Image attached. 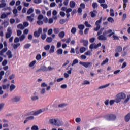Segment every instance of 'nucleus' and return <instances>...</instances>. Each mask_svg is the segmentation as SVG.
Returning <instances> with one entry per match:
<instances>
[{
  "label": "nucleus",
  "mask_w": 130,
  "mask_h": 130,
  "mask_svg": "<svg viewBox=\"0 0 130 130\" xmlns=\"http://www.w3.org/2000/svg\"><path fill=\"white\" fill-rule=\"evenodd\" d=\"M116 103H119L121 100H125L126 99V94L124 92H120L116 95Z\"/></svg>",
  "instance_id": "f257e3e1"
},
{
  "label": "nucleus",
  "mask_w": 130,
  "mask_h": 130,
  "mask_svg": "<svg viewBox=\"0 0 130 130\" xmlns=\"http://www.w3.org/2000/svg\"><path fill=\"white\" fill-rule=\"evenodd\" d=\"M102 21V17H101L100 20L96 21V22H95V25L96 26L95 28H94V31H99V30L101 28V22Z\"/></svg>",
  "instance_id": "f03ea898"
},
{
  "label": "nucleus",
  "mask_w": 130,
  "mask_h": 130,
  "mask_svg": "<svg viewBox=\"0 0 130 130\" xmlns=\"http://www.w3.org/2000/svg\"><path fill=\"white\" fill-rule=\"evenodd\" d=\"M106 119L109 121H113L116 119V116L113 114L107 115L106 116Z\"/></svg>",
  "instance_id": "7ed1b4c3"
},
{
  "label": "nucleus",
  "mask_w": 130,
  "mask_h": 130,
  "mask_svg": "<svg viewBox=\"0 0 130 130\" xmlns=\"http://www.w3.org/2000/svg\"><path fill=\"white\" fill-rule=\"evenodd\" d=\"M79 64L81 66H83L84 68H89V67H91L92 63L91 62H79Z\"/></svg>",
  "instance_id": "20e7f679"
},
{
  "label": "nucleus",
  "mask_w": 130,
  "mask_h": 130,
  "mask_svg": "<svg viewBox=\"0 0 130 130\" xmlns=\"http://www.w3.org/2000/svg\"><path fill=\"white\" fill-rule=\"evenodd\" d=\"M98 39L102 41H105V40H107V38L106 37V35L104 32L102 35L98 36Z\"/></svg>",
  "instance_id": "39448f33"
},
{
  "label": "nucleus",
  "mask_w": 130,
  "mask_h": 130,
  "mask_svg": "<svg viewBox=\"0 0 130 130\" xmlns=\"http://www.w3.org/2000/svg\"><path fill=\"white\" fill-rule=\"evenodd\" d=\"M100 46H101V43H99L96 45L95 44V43H94V44H90L89 46V48L90 49H93V48L94 49H97V48H98V47H100Z\"/></svg>",
  "instance_id": "423d86ee"
},
{
  "label": "nucleus",
  "mask_w": 130,
  "mask_h": 130,
  "mask_svg": "<svg viewBox=\"0 0 130 130\" xmlns=\"http://www.w3.org/2000/svg\"><path fill=\"white\" fill-rule=\"evenodd\" d=\"M35 17V14L32 13L31 14L30 16H27L26 18L27 21H29L31 23L33 22V21H34V17Z\"/></svg>",
  "instance_id": "0eeeda50"
},
{
  "label": "nucleus",
  "mask_w": 130,
  "mask_h": 130,
  "mask_svg": "<svg viewBox=\"0 0 130 130\" xmlns=\"http://www.w3.org/2000/svg\"><path fill=\"white\" fill-rule=\"evenodd\" d=\"M57 120V119H54V118L50 119L49 120V123H50V124H52V125L55 126L56 124Z\"/></svg>",
  "instance_id": "6e6552de"
},
{
  "label": "nucleus",
  "mask_w": 130,
  "mask_h": 130,
  "mask_svg": "<svg viewBox=\"0 0 130 130\" xmlns=\"http://www.w3.org/2000/svg\"><path fill=\"white\" fill-rule=\"evenodd\" d=\"M25 38H26V35H25L24 34H23L21 36H20L19 37V38H17V43L19 41H23V40H24V39H25Z\"/></svg>",
  "instance_id": "1a4fd4ad"
},
{
  "label": "nucleus",
  "mask_w": 130,
  "mask_h": 130,
  "mask_svg": "<svg viewBox=\"0 0 130 130\" xmlns=\"http://www.w3.org/2000/svg\"><path fill=\"white\" fill-rule=\"evenodd\" d=\"M80 43H83L84 46H88V44L89 43V41L87 40H80Z\"/></svg>",
  "instance_id": "9d476101"
},
{
  "label": "nucleus",
  "mask_w": 130,
  "mask_h": 130,
  "mask_svg": "<svg viewBox=\"0 0 130 130\" xmlns=\"http://www.w3.org/2000/svg\"><path fill=\"white\" fill-rule=\"evenodd\" d=\"M43 111H44L42 109L38 110L35 111L33 113V115H35V116H36L37 115L40 114V113H42V112H43Z\"/></svg>",
  "instance_id": "9b49d317"
},
{
  "label": "nucleus",
  "mask_w": 130,
  "mask_h": 130,
  "mask_svg": "<svg viewBox=\"0 0 130 130\" xmlns=\"http://www.w3.org/2000/svg\"><path fill=\"white\" fill-rule=\"evenodd\" d=\"M62 125H63V122L57 119V122L56 123L55 126H61Z\"/></svg>",
  "instance_id": "f8f14e48"
},
{
  "label": "nucleus",
  "mask_w": 130,
  "mask_h": 130,
  "mask_svg": "<svg viewBox=\"0 0 130 130\" xmlns=\"http://www.w3.org/2000/svg\"><path fill=\"white\" fill-rule=\"evenodd\" d=\"M67 105H68V104L63 103L59 104L58 105V108H64V107H67Z\"/></svg>",
  "instance_id": "ddd939ff"
},
{
  "label": "nucleus",
  "mask_w": 130,
  "mask_h": 130,
  "mask_svg": "<svg viewBox=\"0 0 130 130\" xmlns=\"http://www.w3.org/2000/svg\"><path fill=\"white\" fill-rule=\"evenodd\" d=\"M110 85V83H108L107 84L100 86L98 87L99 90H101L102 89H105V88H107L109 85Z\"/></svg>",
  "instance_id": "4468645a"
},
{
  "label": "nucleus",
  "mask_w": 130,
  "mask_h": 130,
  "mask_svg": "<svg viewBox=\"0 0 130 130\" xmlns=\"http://www.w3.org/2000/svg\"><path fill=\"white\" fill-rule=\"evenodd\" d=\"M69 5H70V8L74 9V8H75V7L76 6V2H75L74 1H70Z\"/></svg>",
  "instance_id": "2eb2a0df"
},
{
  "label": "nucleus",
  "mask_w": 130,
  "mask_h": 130,
  "mask_svg": "<svg viewBox=\"0 0 130 130\" xmlns=\"http://www.w3.org/2000/svg\"><path fill=\"white\" fill-rule=\"evenodd\" d=\"M130 120V113H128L125 116V121L126 122H128Z\"/></svg>",
  "instance_id": "dca6fc26"
},
{
  "label": "nucleus",
  "mask_w": 130,
  "mask_h": 130,
  "mask_svg": "<svg viewBox=\"0 0 130 130\" xmlns=\"http://www.w3.org/2000/svg\"><path fill=\"white\" fill-rule=\"evenodd\" d=\"M10 13H7V14L3 13L1 15L0 18L1 19H5V18H7L8 17V15H10Z\"/></svg>",
  "instance_id": "f3484780"
},
{
  "label": "nucleus",
  "mask_w": 130,
  "mask_h": 130,
  "mask_svg": "<svg viewBox=\"0 0 130 130\" xmlns=\"http://www.w3.org/2000/svg\"><path fill=\"white\" fill-rule=\"evenodd\" d=\"M63 52V50H62V49H59L57 50L56 53L58 55H61L62 54Z\"/></svg>",
  "instance_id": "a211bd4d"
},
{
  "label": "nucleus",
  "mask_w": 130,
  "mask_h": 130,
  "mask_svg": "<svg viewBox=\"0 0 130 130\" xmlns=\"http://www.w3.org/2000/svg\"><path fill=\"white\" fill-rule=\"evenodd\" d=\"M38 99H39V97L37 95H34L31 97L32 101H36V100H38Z\"/></svg>",
  "instance_id": "6ab92c4d"
},
{
  "label": "nucleus",
  "mask_w": 130,
  "mask_h": 130,
  "mask_svg": "<svg viewBox=\"0 0 130 130\" xmlns=\"http://www.w3.org/2000/svg\"><path fill=\"white\" fill-rule=\"evenodd\" d=\"M66 35V33H64V31H61L58 34V36L60 37V38H63L64 37V36Z\"/></svg>",
  "instance_id": "aec40b11"
},
{
  "label": "nucleus",
  "mask_w": 130,
  "mask_h": 130,
  "mask_svg": "<svg viewBox=\"0 0 130 130\" xmlns=\"http://www.w3.org/2000/svg\"><path fill=\"white\" fill-rule=\"evenodd\" d=\"M40 70L43 71V72H47L48 71V69L46 66H42L40 68Z\"/></svg>",
  "instance_id": "412c9836"
},
{
  "label": "nucleus",
  "mask_w": 130,
  "mask_h": 130,
  "mask_svg": "<svg viewBox=\"0 0 130 130\" xmlns=\"http://www.w3.org/2000/svg\"><path fill=\"white\" fill-rule=\"evenodd\" d=\"M108 61H109V59L108 58H106V59L101 63V65L104 66V64H106V63H108Z\"/></svg>",
  "instance_id": "4be33fe9"
},
{
  "label": "nucleus",
  "mask_w": 130,
  "mask_h": 130,
  "mask_svg": "<svg viewBox=\"0 0 130 130\" xmlns=\"http://www.w3.org/2000/svg\"><path fill=\"white\" fill-rule=\"evenodd\" d=\"M53 40V39H52V38L49 37L47 38L46 41L48 43H51V42H52Z\"/></svg>",
  "instance_id": "5701e85b"
},
{
  "label": "nucleus",
  "mask_w": 130,
  "mask_h": 130,
  "mask_svg": "<svg viewBox=\"0 0 130 130\" xmlns=\"http://www.w3.org/2000/svg\"><path fill=\"white\" fill-rule=\"evenodd\" d=\"M122 51V47L121 46H118L116 49V52H121Z\"/></svg>",
  "instance_id": "b1692460"
},
{
  "label": "nucleus",
  "mask_w": 130,
  "mask_h": 130,
  "mask_svg": "<svg viewBox=\"0 0 130 130\" xmlns=\"http://www.w3.org/2000/svg\"><path fill=\"white\" fill-rule=\"evenodd\" d=\"M34 12V9L33 8H29L27 11V14L28 15H30V14H32Z\"/></svg>",
  "instance_id": "393cba45"
},
{
  "label": "nucleus",
  "mask_w": 130,
  "mask_h": 130,
  "mask_svg": "<svg viewBox=\"0 0 130 130\" xmlns=\"http://www.w3.org/2000/svg\"><path fill=\"white\" fill-rule=\"evenodd\" d=\"M116 103V98H115V100H111L110 101L109 104L111 106L114 104V103Z\"/></svg>",
  "instance_id": "a878e982"
},
{
  "label": "nucleus",
  "mask_w": 130,
  "mask_h": 130,
  "mask_svg": "<svg viewBox=\"0 0 130 130\" xmlns=\"http://www.w3.org/2000/svg\"><path fill=\"white\" fill-rule=\"evenodd\" d=\"M9 87H10V84H7L6 85H2V88H3V90H6V89H9Z\"/></svg>",
  "instance_id": "bb28decb"
},
{
  "label": "nucleus",
  "mask_w": 130,
  "mask_h": 130,
  "mask_svg": "<svg viewBox=\"0 0 130 130\" xmlns=\"http://www.w3.org/2000/svg\"><path fill=\"white\" fill-rule=\"evenodd\" d=\"M79 51H80V53H84V52H85V51H86V48H85L84 47L80 48Z\"/></svg>",
  "instance_id": "cd10ccee"
},
{
  "label": "nucleus",
  "mask_w": 130,
  "mask_h": 130,
  "mask_svg": "<svg viewBox=\"0 0 130 130\" xmlns=\"http://www.w3.org/2000/svg\"><path fill=\"white\" fill-rule=\"evenodd\" d=\"M45 93H46V90H45V88H43L41 89L40 94H41L42 95H44V94H45Z\"/></svg>",
  "instance_id": "c85d7f7f"
},
{
  "label": "nucleus",
  "mask_w": 130,
  "mask_h": 130,
  "mask_svg": "<svg viewBox=\"0 0 130 130\" xmlns=\"http://www.w3.org/2000/svg\"><path fill=\"white\" fill-rule=\"evenodd\" d=\"M53 31L55 34H58V33H59V32L60 31V29L55 28H54Z\"/></svg>",
  "instance_id": "c756f323"
},
{
  "label": "nucleus",
  "mask_w": 130,
  "mask_h": 130,
  "mask_svg": "<svg viewBox=\"0 0 130 130\" xmlns=\"http://www.w3.org/2000/svg\"><path fill=\"white\" fill-rule=\"evenodd\" d=\"M104 30V28H101L100 31L98 32V34H97L98 36H100V35H101L103 32Z\"/></svg>",
  "instance_id": "7c9ffc66"
},
{
  "label": "nucleus",
  "mask_w": 130,
  "mask_h": 130,
  "mask_svg": "<svg viewBox=\"0 0 130 130\" xmlns=\"http://www.w3.org/2000/svg\"><path fill=\"white\" fill-rule=\"evenodd\" d=\"M16 88V86H15L14 84H11L10 87V91L12 92L14 89Z\"/></svg>",
  "instance_id": "2f4dec72"
},
{
  "label": "nucleus",
  "mask_w": 130,
  "mask_h": 130,
  "mask_svg": "<svg viewBox=\"0 0 130 130\" xmlns=\"http://www.w3.org/2000/svg\"><path fill=\"white\" fill-rule=\"evenodd\" d=\"M35 63H36V60H34L29 63V67L32 68V67L35 66Z\"/></svg>",
  "instance_id": "473e14b6"
},
{
  "label": "nucleus",
  "mask_w": 130,
  "mask_h": 130,
  "mask_svg": "<svg viewBox=\"0 0 130 130\" xmlns=\"http://www.w3.org/2000/svg\"><path fill=\"white\" fill-rule=\"evenodd\" d=\"M76 63H79V60H78V59H75L73 60L72 66H74L75 64H76Z\"/></svg>",
  "instance_id": "72a5a7b5"
},
{
  "label": "nucleus",
  "mask_w": 130,
  "mask_h": 130,
  "mask_svg": "<svg viewBox=\"0 0 130 130\" xmlns=\"http://www.w3.org/2000/svg\"><path fill=\"white\" fill-rule=\"evenodd\" d=\"M71 32L72 33V34H75V33L77 32V28H76V27H72L71 30Z\"/></svg>",
  "instance_id": "f704fd0d"
},
{
  "label": "nucleus",
  "mask_w": 130,
  "mask_h": 130,
  "mask_svg": "<svg viewBox=\"0 0 130 130\" xmlns=\"http://www.w3.org/2000/svg\"><path fill=\"white\" fill-rule=\"evenodd\" d=\"M34 35L35 37H36L37 38H38V37L40 36V34L37 31L34 32Z\"/></svg>",
  "instance_id": "c9c22d12"
},
{
  "label": "nucleus",
  "mask_w": 130,
  "mask_h": 130,
  "mask_svg": "<svg viewBox=\"0 0 130 130\" xmlns=\"http://www.w3.org/2000/svg\"><path fill=\"white\" fill-rule=\"evenodd\" d=\"M93 9H96L98 8V3L94 2L92 5Z\"/></svg>",
  "instance_id": "e433bc0d"
},
{
  "label": "nucleus",
  "mask_w": 130,
  "mask_h": 130,
  "mask_svg": "<svg viewBox=\"0 0 130 130\" xmlns=\"http://www.w3.org/2000/svg\"><path fill=\"white\" fill-rule=\"evenodd\" d=\"M17 28H18L19 29H21V30H24V29H25V27H24V25H23V24H19L17 26Z\"/></svg>",
  "instance_id": "4c0bfd02"
},
{
  "label": "nucleus",
  "mask_w": 130,
  "mask_h": 130,
  "mask_svg": "<svg viewBox=\"0 0 130 130\" xmlns=\"http://www.w3.org/2000/svg\"><path fill=\"white\" fill-rule=\"evenodd\" d=\"M31 130H39V128H38V126L35 125L31 127Z\"/></svg>",
  "instance_id": "58836bf2"
},
{
  "label": "nucleus",
  "mask_w": 130,
  "mask_h": 130,
  "mask_svg": "<svg viewBox=\"0 0 130 130\" xmlns=\"http://www.w3.org/2000/svg\"><path fill=\"white\" fill-rule=\"evenodd\" d=\"M54 48H55V47L53 45L51 47V48L49 51L50 53H53V52H54Z\"/></svg>",
  "instance_id": "ea45409f"
},
{
  "label": "nucleus",
  "mask_w": 130,
  "mask_h": 130,
  "mask_svg": "<svg viewBox=\"0 0 130 130\" xmlns=\"http://www.w3.org/2000/svg\"><path fill=\"white\" fill-rule=\"evenodd\" d=\"M108 22H110V23H113L114 22V19L112 18V17H109L107 19Z\"/></svg>",
  "instance_id": "a19ab883"
},
{
  "label": "nucleus",
  "mask_w": 130,
  "mask_h": 130,
  "mask_svg": "<svg viewBox=\"0 0 130 130\" xmlns=\"http://www.w3.org/2000/svg\"><path fill=\"white\" fill-rule=\"evenodd\" d=\"M78 29L80 30H84V29H85V26L83 24H80L78 25Z\"/></svg>",
  "instance_id": "79ce46f5"
},
{
  "label": "nucleus",
  "mask_w": 130,
  "mask_h": 130,
  "mask_svg": "<svg viewBox=\"0 0 130 130\" xmlns=\"http://www.w3.org/2000/svg\"><path fill=\"white\" fill-rule=\"evenodd\" d=\"M110 12L111 17H114V10H113L112 9H111Z\"/></svg>",
  "instance_id": "37998d69"
},
{
  "label": "nucleus",
  "mask_w": 130,
  "mask_h": 130,
  "mask_svg": "<svg viewBox=\"0 0 130 130\" xmlns=\"http://www.w3.org/2000/svg\"><path fill=\"white\" fill-rule=\"evenodd\" d=\"M90 15L91 18H94V17H96V13H94L93 11H91L90 12Z\"/></svg>",
  "instance_id": "c03bdc74"
},
{
  "label": "nucleus",
  "mask_w": 130,
  "mask_h": 130,
  "mask_svg": "<svg viewBox=\"0 0 130 130\" xmlns=\"http://www.w3.org/2000/svg\"><path fill=\"white\" fill-rule=\"evenodd\" d=\"M101 7H102L103 9H107L108 7V6L106 4H101Z\"/></svg>",
  "instance_id": "a18cd8bd"
},
{
  "label": "nucleus",
  "mask_w": 130,
  "mask_h": 130,
  "mask_svg": "<svg viewBox=\"0 0 130 130\" xmlns=\"http://www.w3.org/2000/svg\"><path fill=\"white\" fill-rule=\"evenodd\" d=\"M31 47V44H26L24 45V48H25L26 49H28V48H29Z\"/></svg>",
  "instance_id": "49530a36"
},
{
  "label": "nucleus",
  "mask_w": 130,
  "mask_h": 130,
  "mask_svg": "<svg viewBox=\"0 0 130 130\" xmlns=\"http://www.w3.org/2000/svg\"><path fill=\"white\" fill-rule=\"evenodd\" d=\"M26 119L28 121H29L30 120H33V119H34V116H30L29 117H27Z\"/></svg>",
  "instance_id": "de8ad7c7"
},
{
  "label": "nucleus",
  "mask_w": 130,
  "mask_h": 130,
  "mask_svg": "<svg viewBox=\"0 0 130 130\" xmlns=\"http://www.w3.org/2000/svg\"><path fill=\"white\" fill-rule=\"evenodd\" d=\"M84 24L86 27H88V28H91V25L89 24V22H88V21H85Z\"/></svg>",
  "instance_id": "09e8293b"
},
{
  "label": "nucleus",
  "mask_w": 130,
  "mask_h": 130,
  "mask_svg": "<svg viewBox=\"0 0 130 130\" xmlns=\"http://www.w3.org/2000/svg\"><path fill=\"white\" fill-rule=\"evenodd\" d=\"M36 59L37 60H40L41 59V55L38 54L36 57Z\"/></svg>",
  "instance_id": "8fccbe9b"
},
{
  "label": "nucleus",
  "mask_w": 130,
  "mask_h": 130,
  "mask_svg": "<svg viewBox=\"0 0 130 130\" xmlns=\"http://www.w3.org/2000/svg\"><path fill=\"white\" fill-rule=\"evenodd\" d=\"M82 85H90V82L88 80H85L82 83Z\"/></svg>",
  "instance_id": "3c124183"
},
{
  "label": "nucleus",
  "mask_w": 130,
  "mask_h": 130,
  "mask_svg": "<svg viewBox=\"0 0 130 130\" xmlns=\"http://www.w3.org/2000/svg\"><path fill=\"white\" fill-rule=\"evenodd\" d=\"M85 55H89V56H90V55H92V53L90 51H88L87 52H86L84 53Z\"/></svg>",
  "instance_id": "603ef678"
},
{
  "label": "nucleus",
  "mask_w": 130,
  "mask_h": 130,
  "mask_svg": "<svg viewBox=\"0 0 130 130\" xmlns=\"http://www.w3.org/2000/svg\"><path fill=\"white\" fill-rule=\"evenodd\" d=\"M130 99V95H127V98L124 100V103H127L128 101H129Z\"/></svg>",
  "instance_id": "864d4df0"
},
{
  "label": "nucleus",
  "mask_w": 130,
  "mask_h": 130,
  "mask_svg": "<svg viewBox=\"0 0 130 130\" xmlns=\"http://www.w3.org/2000/svg\"><path fill=\"white\" fill-rule=\"evenodd\" d=\"M43 18H44L43 15H42V14H40L38 17V20H41L43 19Z\"/></svg>",
  "instance_id": "5fc2aeb1"
},
{
  "label": "nucleus",
  "mask_w": 130,
  "mask_h": 130,
  "mask_svg": "<svg viewBox=\"0 0 130 130\" xmlns=\"http://www.w3.org/2000/svg\"><path fill=\"white\" fill-rule=\"evenodd\" d=\"M37 23L38 24V25H39V26H40V25H43V21L39 20L37 22Z\"/></svg>",
  "instance_id": "6e6d98bb"
},
{
  "label": "nucleus",
  "mask_w": 130,
  "mask_h": 130,
  "mask_svg": "<svg viewBox=\"0 0 130 130\" xmlns=\"http://www.w3.org/2000/svg\"><path fill=\"white\" fill-rule=\"evenodd\" d=\"M109 102H110L109 99L106 100L104 102L105 105H106L107 106H108L109 105Z\"/></svg>",
  "instance_id": "4d7b16f0"
},
{
  "label": "nucleus",
  "mask_w": 130,
  "mask_h": 130,
  "mask_svg": "<svg viewBox=\"0 0 130 130\" xmlns=\"http://www.w3.org/2000/svg\"><path fill=\"white\" fill-rule=\"evenodd\" d=\"M81 118H76L75 119V121L76 122H77V123H80V122H81Z\"/></svg>",
  "instance_id": "13d9d810"
},
{
  "label": "nucleus",
  "mask_w": 130,
  "mask_h": 130,
  "mask_svg": "<svg viewBox=\"0 0 130 130\" xmlns=\"http://www.w3.org/2000/svg\"><path fill=\"white\" fill-rule=\"evenodd\" d=\"M28 26H29V22H24L23 23V27H24V28H26V27H28Z\"/></svg>",
  "instance_id": "bf43d9fd"
},
{
  "label": "nucleus",
  "mask_w": 130,
  "mask_h": 130,
  "mask_svg": "<svg viewBox=\"0 0 130 130\" xmlns=\"http://www.w3.org/2000/svg\"><path fill=\"white\" fill-rule=\"evenodd\" d=\"M41 38L43 40H44L45 38H46V34H43L41 35Z\"/></svg>",
  "instance_id": "052dcab7"
},
{
  "label": "nucleus",
  "mask_w": 130,
  "mask_h": 130,
  "mask_svg": "<svg viewBox=\"0 0 130 130\" xmlns=\"http://www.w3.org/2000/svg\"><path fill=\"white\" fill-rule=\"evenodd\" d=\"M9 80H13V79H15V75L12 74L11 75H10L9 78H8Z\"/></svg>",
  "instance_id": "680f3d73"
},
{
  "label": "nucleus",
  "mask_w": 130,
  "mask_h": 130,
  "mask_svg": "<svg viewBox=\"0 0 130 130\" xmlns=\"http://www.w3.org/2000/svg\"><path fill=\"white\" fill-rule=\"evenodd\" d=\"M50 48V45H47L44 47L45 50H48Z\"/></svg>",
  "instance_id": "e2e57ef3"
},
{
  "label": "nucleus",
  "mask_w": 130,
  "mask_h": 130,
  "mask_svg": "<svg viewBox=\"0 0 130 130\" xmlns=\"http://www.w3.org/2000/svg\"><path fill=\"white\" fill-rule=\"evenodd\" d=\"M7 63H8V61H7V60H4L2 63V66H6Z\"/></svg>",
  "instance_id": "0e129e2a"
},
{
  "label": "nucleus",
  "mask_w": 130,
  "mask_h": 130,
  "mask_svg": "<svg viewBox=\"0 0 130 130\" xmlns=\"http://www.w3.org/2000/svg\"><path fill=\"white\" fill-rule=\"evenodd\" d=\"M96 39L95 38H91L89 39V41L90 42V43H93V42H94L95 40Z\"/></svg>",
  "instance_id": "69168bd1"
},
{
  "label": "nucleus",
  "mask_w": 130,
  "mask_h": 130,
  "mask_svg": "<svg viewBox=\"0 0 130 130\" xmlns=\"http://www.w3.org/2000/svg\"><path fill=\"white\" fill-rule=\"evenodd\" d=\"M52 28H50L48 31V35H51L52 34Z\"/></svg>",
  "instance_id": "338daca9"
},
{
  "label": "nucleus",
  "mask_w": 130,
  "mask_h": 130,
  "mask_svg": "<svg viewBox=\"0 0 130 130\" xmlns=\"http://www.w3.org/2000/svg\"><path fill=\"white\" fill-rule=\"evenodd\" d=\"M11 101L12 102L14 103V102H17V98L16 96L13 98H12L11 99Z\"/></svg>",
  "instance_id": "774afa93"
}]
</instances>
